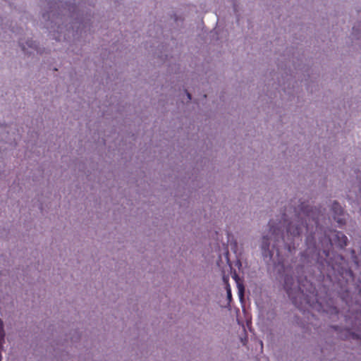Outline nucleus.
<instances>
[{"mask_svg": "<svg viewBox=\"0 0 361 361\" xmlns=\"http://www.w3.org/2000/svg\"><path fill=\"white\" fill-rule=\"evenodd\" d=\"M314 211H313V210L309 211L306 213L302 212V214H300V218L305 217V220L308 219L309 221H310V219H312V221H314V223L315 224H317V221L314 219Z\"/></svg>", "mask_w": 361, "mask_h": 361, "instance_id": "obj_4", "label": "nucleus"}, {"mask_svg": "<svg viewBox=\"0 0 361 361\" xmlns=\"http://www.w3.org/2000/svg\"><path fill=\"white\" fill-rule=\"evenodd\" d=\"M238 290H239V294L240 296H243V290H244V288L242 285L240 284H238Z\"/></svg>", "mask_w": 361, "mask_h": 361, "instance_id": "obj_7", "label": "nucleus"}, {"mask_svg": "<svg viewBox=\"0 0 361 361\" xmlns=\"http://www.w3.org/2000/svg\"><path fill=\"white\" fill-rule=\"evenodd\" d=\"M334 209L336 210V212H339V213L342 212V209H341V206L338 204H337V203H335L334 204Z\"/></svg>", "mask_w": 361, "mask_h": 361, "instance_id": "obj_5", "label": "nucleus"}, {"mask_svg": "<svg viewBox=\"0 0 361 361\" xmlns=\"http://www.w3.org/2000/svg\"><path fill=\"white\" fill-rule=\"evenodd\" d=\"M305 229L302 223L298 219L288 222L285 215L281 219H271L269 223L268 233L263 236L261 242L262 254L267 256L269 252V240L275 242L288 240L289 236H299Z\"/></svg>", "mask_w": 361, "mask_h": 361, "instance_id": "obj_1", "label": "nucleus"}, {"mask_svg": "<svg viewBox=\"0 0 361 361\" xmlns=\"http://www.w3.org/2000/svg\"><path fill=\"white\" fill-rule=\"evenodd\" d=\"M20 44L23 51L27 54H31L34 51H37V44L32 40L21 41Z\"/></svg>", "mask_w": 361, "mask_h": 361, "instance_id": "obj_3", "label": "nucleus"}, {"mask_svg": "<svg viewBox=\"0 0 361 361\" xmlns=\"http://www.w3.org/2000/svg\"><path fill=\"white\" fill-rule=\"evenodd\" d=\"M226 293H227L228 299L231 300V288H230L229 285H228L226 287Z\"/></svg>", "mask_w": 361, "mask_h": 361, "instance_id": "obj_6", "label": "nucleus"}, {"mask_svg": "<svg viewBox=\"0 0 361 361\" xmlns=\"http://www.w3.org/2000/svg\"><path fill=\"white\" fill-rule=\"evenodd\" d=\"M337 221H338L339 224H341V223H342V219H341L338 218Z\"/></svg>", "mask_w": 361, "mask_h": 361, "instance_id": "obj_8", "label": "nucleus"}, {"mask_svg": "<svg viewBox=\"0 0 361 361\" xmlns=\"http://www.w3.org/2000/svg\"><path fill=\"white\" fill-rule=\"evenodd\" d=\"M188 98L190 99V94H188Z\"/></svg>", "mask_w": 361, "mask_h": 361, "instance_id": "obj_9", "label": "nucleus"}, {"mask_svg": "<svg viewBox=\"0 0 361 361\" xmlns=\"http://www.w3.org/2000/svg\"><path fill=\"white\" fill-rule=\"evenodd\" d=\"M330 241L332 245H336L340 247H343L347 244V237L341 232L334 231L330 235Z\"/></svg>", "mask_w": 361, "mask_h": 361, "instance_id": "obj_2", "label": "nucleus"}]
</instances>
